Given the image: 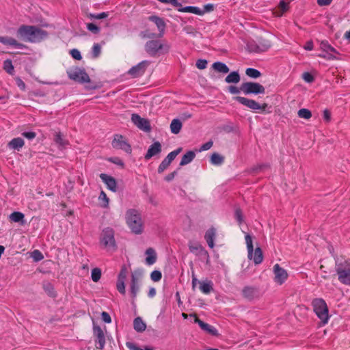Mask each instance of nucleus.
I'll return each mask as SVG.
<instances>
[{"label": "nucleus", "instance_id": "obj_1", "mask_svg": "<svg viewBox=\"0 0 350 350\" xmlns=\"http://www.w3.org/2000/svg\"><path fill=\"white\" fill-rule=\"evenodd\" d=\"M17 36L27 42H38L45 39L48 33L36 26L21 25L17 30Z\"/></svg>", "mask_w": 350, "mask_h": 350}, {"label": "nucleus", "instance_id": "obj_2", "mask_svg": "<svg viewBox=\"0 0 350 350\" xmlns=\"http://www.w3.org/2000/svg\"><path fill=\"white\" fill-rule=\"evenodd\" d=\"M126 223L131 232L136 234H140L144 230V221L138 211L129 209L126 211Z\"/></svg>", "mask_w": 350, "mask_h": 350}, {"label": "nucleus", "instance_id": "obj_3", "mask_svg": "<svg viewBox=\"0 0 350 350\" xmlns=\"http://www.w3.org/2000/svg\"><path fill=\"white\" fill-rule=\"evenodd\" d=\"M99 243L100 247L107 251L113 252L116 250L117 245L115 239V232L113 228L107 227L102 230L100 234Z\"/></svg>", "mask_w": 350, "mask_h": 350}, {"label": "nucleus", "instance_id": "obj_4", "mask_svg": "<svg viewBox=\"0 0 350 350\" xmlns=\"http://www.w3.org/2000/svg\"><path fill=\"white\" fill-rule=\"evenodd\" d=\"M312 305L314 311L323 325L327 323L329 320L328 308L325 301L321 298L314 299Z\"/></svg>", "mask_w": 350, "mask_h": 350}, {"label": "nucleus", "instance_id": "obj_5", "mask_svg": "<svg viewBox=\"0 0 350 350\" xmlns=\"http://www.w3.org/2000/svg\"><path fill=\"white\" fill-rule=\"evenodd\" d=\"M336 271L338 280L343 284L350 285V262L345 260L336 264Z\"/></svg>", "mask_w": 350, "mask_h": 350}, {"label": "nucleus", "instance_id": "obj_6", "mask_svg": "<svg viewBox=\"0 0 350 350\" xmlns=\"http://www.w3.org/2000/svg\"><path fill=\"white\" fill-rule=\"evenodd\" d=\"M240 90L245 95L254 94H264L265 89L261 84L256 82H245L243 83L240 87Z\"/></svg>", "mask_w": 350, "mask_h": 350}, {"label": "nucleus", "instance_id": "obj_7", "mask_svg": "<svg viewBox=\"0 0 350 350\" xmlns=\"http://www.w3.org/2000/svg\"><path fill=\"white\" fill-rule=\"evenodd\" d=\"M235 100L238 101L239 103L243 105L250 108L252 110L255 111H264L267 108L268 105L267 103H263L262 105L257 103L256 100L252 99H249L245 97L242 96H237L235 97Z\"/></svg>", "mask_w": 350, "mask_h": 350}, {"label": "nucleus", "instance_id": "obj_8", "mask_svg": "<svg viewBox=\"0 0 350 350\" xmlns=\"http://www.w3.org/2000/svg\"><path fill=\"white\" fill-rule=\"evenodd\" d=\"M68 77L78 83H84L90 81V79L86 72L79 68H75L68 71Z\"/></svg>", "mask_w": 350, "mask_h": 350}, {"label": "nucleus", "instance_id": "obj_9", "mask_svg": "<svg viewBox=\"0 0 350 350\" xmlns=\"http://www.w3.org/2000/svg\"><path fill=\"white\" fill-rule=\"evenodd\" d=\"M142 275V271L139 269H136L131 273L130 289L132 297L133 299L136 297L139 291Z\"/></svg>", "mask_w": 350, "mask_h": 350}, {"label": "nucleus", "instance_id": "obj_10", "mask_svg": "<svg viewBox=\"0 0 350 350\" xmlns=\"http://www.w3.org/2000/svg\"><path fill=\"white\" fill-rule=\"evenodd\" d=\"M112 146L116 149H120L131 154V147L122 135H116L112 141Z\"/></svg>", "mask_w": 350, "mask_h": 350}, {"label": "nucleus", "instance_id": "obj_11", "mask_svg": "<svg viewBox=\"0 0 350 350\" xmlns=\"http://www.w3.org/2000/svg\"><path fill=\"white\" fill-rule=\"evenodd\" d=\"M273 271L274 273V282L279 285L284 284L288 276L287 271L278 264H275L273 266Z\"/></svg>", "mask_w": 350, "mask_h": 350}, {"label": "nucleus", "instance_id": "obj_12", "mask_svg": "<svg viewBox=\"0 0 350 350\" xmlns=\"http://www.w3.org/2000/svg\"><path fill=\"white\" fill-rule=\"evenodd\" d=\"M150 62L148 61H142L139 63L137 65L133 66L128 72V73L132 77H139L143 75L149 66Z\"/></svg>", "mask_w": 350, "mask_h": 350}, {"label": "nucleus", "instance_id": "obj_13", "mask_svg": "<svg viewBox=\"0 0 350 350\" xmlns=\"http://www.w3.org/2000/svg\"><path fill=\"white\" fill-rule=\"evenodd\" d=\"M131 120L133 124L137 126L139 129L144 131H150V124L148 120L142 118L138 114H133L131 116Z\"/></svg>", "mask_w": 350, "mask_h": 350}, {"label": "nucleus", "instance_id": "obj_14", "mask_svg": "<svg viewBox=\"0 0 350 350\" xmlns=\"http://www.w3.org/2000/svg\"><path fill=\"white\" fill-rule=\"evenodd\" d=\"M181 148H179L171 152H170L166 158L161 163L158 167V172L162 173L171 163V162L176 158V157L180 152Z\"/></svg>", "mask_w": 350, "mask_h": 350}, {"label": "nucleus", "instance_id": "obj_15", "mask_svg": "<svg viewBox=\"0 0 350 350\" xmlns=\"http://www.w3.org/2000/svg\"><path fill=\"white\" fill-rule=\"evenodd\" d=\"M163 48V44L159 40H150L146 42L145 49L150 55H154L160 49Z\"/></svg>", "mask_w": 350, "mask_h": 350}, {"label": "nucleus", "instance_id": "obj_16", "mask_svg": "<svg viewBox=\"0 0 350 350\" xmlns=\"http://www.w3.org/2000/svg\"><path fill=\"white\" fill-rule=\"evenodd\" d=\"M94 335L96 338V342L98 344V346H97V348H99L102 349L105 344V337L104 332L100 327L99 326H94Z\"/></svg>", "mask_w": 350, "mask_h": 350}, {"label": "nucleus", "instance_id": "obj_17", "mask_svg": "<svg viewBox=\"0 0 350 350\" xmlns=\"http://www.w3.org/2000/svg\"><path fill=\"white\" fill-rule=\"evenodd\" d=\"M161 152V144L159 142L153 143L148 148L145 155V159L149 160L151 157L159 154Z\"/></svg>", "mask_w": 350, "mask_h": 350}, {"label": "nucleus", "instance_id": "obj_18", "mask_svg": "<svg viewBox=\"0 0 350 350\" xmlns=\"http://www.w3.org/2000/svg\"><path fill=\"white\" fill-rule=\"evenodd\" d=\"M100 178L106 184L109 189L113 191H116L117 183L114 178L106 174H100Z\"/></svg>", "mask_w": 350, "mask_h": 350}, {"label": "nucleus", "instance_id": "obj_19", "mask_svg": "<svg viewBox=\"0 0 350 350\" xmlns=\"http://www.w3.org/2000/svg\"><path fill=\"white\" fill-rule=\"evenodd\" d=\"M0 42L6 46H12L17 49H23L25 45L18 42L16 39L9 36H0Z\"/></svg>", "mask_w": 350, "mask_h": 350}, {"label": "nucleus", "instance_id": "obj_20", "mask_svg": "<svg viewBox=\"0 0 350 350\" xmlns=\"http://www.w3.org/2000/svg\"><path fill=\"white\" fill-rule=\"evenodd\" d=\"M148 19L157 25L159 31H160L159 36H162L165 29V23L163 19L157 16H151Z\"/></svg>", "mask_w": 350, "mask_h": 350}, {"label": "nucleus", "instance_id": "obj_21", "mask_svg": "<svg viewBox=\"0 0 350 350\" xmlns=\"http://www.w3.org/2000/svg\"><path fill=\"white\" fill-rule=\"evenodd\" d=\"M242 293L243 297L245 299H247L249 300H252L256 297L257 296V290L256 288L251 286H245L243 288L242 291Z\"/></svg>", "mask_w": 350, "mask_h": 350}, {"label": "nucleus", "instance_id": "obj_22", "mask_svg": "<svg viewBox=\"0 0 350 350\" xmlns=\"http://www.w3.org/2000/svg\"><path fill=\"white\" fill-rule=\"evenodd\" d=\"M288 10V3L284 1H281L278 6L274 10L273 14L275 16H281L284 12Z\"/></svg>", "mask_w": 350, "mask_h": 350}, {"label": "nucleus", "instance_id": "obj_23", "mask_svg": "<svg viewBox=\"0 0 350 350\" xmlns=\"http://www.w3.org/2000/svg\"><path fill=\"white\" fill-rule=\"evenodd\" d=\"M25 144L24 140L21 137H16L12 139L8 143V147L13 150H19L23 147Z\"/></svg>", "mask_w": 350, "mask_h": 350}, {"label": "nucleus", "instance_id": "obj_24", "mask_svg": "<svg viewBox=\"0 0 350 350\" xmlns=\"http://www.w3.org/2000/svg\"><path fill=\"white\" fill-rule=\"evenodd\" d=\"M178 10L180 12H190L200 16L204 14V12H203L199 8L195 6H186L183 8L180 6Z\"/></svg>", "mask_w": 350, "mask_h": 350}, {"label": "nucleus", "instance_id": "obj_25", "mask_svg": "<svg viewBox=\"0 0 350 350\" xmlns=\"http://www.w3.org/2000/svg\"><path fill=\"white\" fill-rule=\"evenodd\" d=\"M215 230L214 228H211L208 230L205 234L204 238L211 248H213L214 247V239L215 237Z\"/></svg>", "mask_w": 350, "mask_h": 350}, {"label": "nucleus", "instance_id": "obj_26", "mask_svg": "<svg viewBox=\"0 0 350 350\" xmlns=\"http://www.w3.org/2000/svg\"><path fill=\"white\" fill-rule=\"evenodd\" d=\"M146 254L147 255L146 258V264L149 265H153L157 260V255L154 249L152 247L148 248L146 251Z\"/></svg>", "mask_w": 350, "mask_h": 350}, {"label": "nucleus", "instance_id": "obj_27", "mask_svg": "<svg viewBox=\"0 0 350 350\" xmlns=\"http://www.w3.org/2000/svg\"><path fill=\"white\" fill-rule=\"evenodd\" d=\"M133 327L135 331L138 332H144L146 328V323L143 321L142 318L137 317L134 319Z\"/></svg>", "mask_w": 350, "mask_h": 350}, {"label": "nucleus", "instance_id": "obj_28", "mask_svg": "<svg viewBox=\"0 0 350 350\" xmlns=\"http://www.w3.org/2000/svg\"><path fill=\"white\" fill-rule=\"evenodd\" d=\"M183 126V124L178 119H174L170 124L171 132L174 134H178L180 133Z\"/></svg>", "mask_w": 350, "mask_h": 350}, {"label": "nucleus", "instance_id": "obj_29", "mask_svg": "<svg viewBox=\"0 0 350 350\" xmlns=\"http://www.w3.org/2000/svg\"><path fill=\"white\" fill-rule=\"evenodd\" d=\"M196 154L193 151H188L186 154H185L180 161V165L183 166L193 161L195 158Z\"/></svg>", "mask_w": 350, "mask_h": 350}, {"label": "nucleus", "instance_id": "obj_30", "mask_svg": "<svg viewBox=\"0 0 350 350\" xmlns=\"http://www.w3.org/2000/svg\"><path fill=\"white\" fill-rule=\"evenodd\" d=\"M200 290L204 294L210 293L213 290V284L211 281L199 282Z\"/></svg>", "mask_w": 350, "mask_h": 350}, {"label": "nucleus", "instance_id": "obj_31", "mask_svg": "<svg viewBox=\"0 0 350 350\" xmlns=\"http://www.w3.org/2000/svg\"><path fill=\"white\" fill-rule=\"evenodd\" d=\"M55 142L61 148H64L68 144V141L62 136L60 133H57L54 138Z\"/></svg>", "mask_w": 350, "mask_h": 350}, {"label": "nucleus", "instance_id": "obj_32", "mask_svg": "<svg viewBox=\"0 0 350 350\" xmlns=\"http://www.w3.org/2000/svg\"><path fill=\"white\" fill-rule=\"evenodd\" d=\"M228 83H237L240 81V75L238 72H230L225 79Z\"/></svg>", "mask_w": 350, "mask_h": 350}, {"label": "nucleus", "instance_id": "obj_33", "mask_svg": "<svg viewBox=\"0 0 350 350\" xmlns=\"http://www.w3.org/2000/svg\"><path fill=\"white\" fill-rule=\"evenodd\" d=\"M255 264L258 265L262 262L263 257L262 252L260 247H256L255 250L252 252V258Z\"/></svg>", "mask_w": 350, "mask_h": 350}, {"label": "nucleus", "instance_id": "obj_34", "mask_svg": "<svg viewBox=\"0 0 350 350\" xmlns=\"http://www.w3.org/2000/svg\"><path fill=\"white\" fill-rule=\"evenodd\" d=\"M212 67L214 70L221 73L226 74L229 72L228 67L225 64L220 62H215L212 65Z\"/></svg>", "mask_w": 350, "mask_h": 350}, {"label": "nucleus", "instance_id": "obj_35", "mask_svg": "<svg viewBox=\"0 0 350 350\" xmlns=\"http://www.w3.org/2000/svg\"><path fill=\"white\" fill-rule=\"evenodd\" d=\"M9 217H10V220L14 222H21L22 224H23L25 223V221H24L25 215L23 213H22L21 212H18V211L14 212L12 214H10Z\"/></svg>", "mask_w": 350, "mask_h": 350}, {"label": "nucleus", "instance_id": "obj_36", "mask_svg": "<svg viewBox=\"0 0 350 350\" xmlns=\"http://www.w3.org/2000/svg\"><path fill=\"white\" fill-rule=\"evenodd\" d=\"M190 317H192L194 318V322L198 323L199 325V326L201 327V329H202L203 330L206 331V332H208L209 329L211 327L212 325L208 324V323H206L204 322H203L202 321H201L196 314H189Z\"/></svg>", "mask_w": 350, "mask_h": 350}, {"label": "nucleus", "instance_id": "obj_37", "mask_svg": "<svg viewBox=\"0 0 350 350\" xmlns=\"http://www.w3.org/2000/svg\"><path fill=\"white\" fill-rule=\"evenodd\" d=\"M245 243L247 245V248L248 251V258L251 259L252 258V252H253V243H252V239L251 236L248 234L245 235Z\"/></svg>", "mask_w": 350, "mask_h": 350}, {"label": "nucleus", "instance_id": "obj_38", "mask_svg": "<svg viewBox=\"0 0 350 350\" xmlns=\"http://www.w3.org/2000/svg\"><path fill=\"white\" fill-rule=\"evenodd\" d=\"M189 247L190 251L195 254H199L204 252L202 246L198 243L190 242L189 244Z\"/></svg>", "mask_w": 350, "mask_h": 350}, {"label": "nucleus", "instance_id": "obj_39", "mask_svg": "<svg viewBox=\"0 0 350 350\" xmlns=\"http://www.w3.org/2000/svg\"><path fill=\"white\" fill-rule=\"evenodd\" d=\"M321 49L327 53H338L336 50L332 47L327 41H322L320 44Z\"/></svg>", "mask_w": 350, "mask_h": 350}, {"label": "nucleus", "instance_id": "obj_40", "mask_svg": "<svg viewBox=\"0 0 350 350\" xmlns=\"http://www.w3.org/2000/svg\"><path fill=\"white\" fill-rule=\"evenodd\" d=\"M224 158L218 153H213L211 157V162L213 165H221L224 162Z\"/></svg>", "mask_w": 350, "mask_h": 350}, {"label": "nucleus", "instance_id": "obj_41", "mask_svg": "<svg viewBox=\"0 0 350 350\" xmlns=\"http://www.w3.org/2000/svg\"><path fill=\"white\" fill-rule=\"evenodd\" d=\"M297 115L300 118L309 120L312 117L311 111L308 109H301L297 111Z\"/></svg>", "mask_w": 350, "mask_h": 350}, {"label": "nucleus", "instance_id": "obj_42", "mask_svg": "<svg viewBox=\"0 0 350 350\" xmlns=\"http://www.w3.org/2000/svg\"><path fill=\"white\" fill-rule=\"evenodd\" d=\"M245 74L248 77H250L251 78H254V79H256L261 75L260 71H258L256 69L252 68H247L245 70Z\"/></svg>", "mask_w": 350, "mask_h": 350}, {"label": "nucleus", "instance_id": "obj_43", "mask_svg": "<svg viewBox=\"0 0 350 350\" xmlns=\"http://www.w3.org/2000/svg\"><path fill=\"white\" fill-rule=\"evenodd\" d=\"M3 69L10 75H13L14 66L10 59H6L3 62Z\"/></svg>", "mask_w": 350, "mask_h": 350}, {"label": "nucleus", "instance_id": "obj_44", "mask_svg": "<svg viewBox=\"0 0 350 350\" xmlns=\"http://www.w3.org/2000/svg\"><path fill=\"white\" fill-rule=\"evenodd\" d=\"M128 272H129L128 269L126 267V265H123L121 268V270H120L119 274H118V280L122 281V282H125V280L127 277Z\"/></svg>", "mask_w": 350, "mask_h": 350}, {"label": "nucleus", "instance_id": "obj_45", "mask_svg": "<svg viewBox=\"0 0 350 350\" xmlns=\"http://www.w3.org/2000/svg\"><path fill=\"white\" fill-rule=\"evenodd\" d=\"M100 276H101V271L100 269L98 268H94L92 269V280L94 281V282H98L100 278Z\"/></svg>", "mask_w": 350, "mask_h": 350}, {"label": "nucleus", "instance_id": "obj_46", "mask_svg": "<svg viewBox=\"0 0 350 350\" xmlns=\"http://www.w3.org/2000/svg\"><path fill=\"white\" fill-rule=\"evenodd\" d=\"M99 200L103 202V207H107L109 204V198L104 191H101L99 196Z\"/></svg>", "mask_w": 350, "mask_h": 350}, {"label": "nucleus", "instance_id": "obj_47", "mask_svg": "<svg viewBox=\"0 0 350 350\" xmlns=\"http://www.w3.org/2000/svg\"><path fill=\"white\" fill-rule=\"evenodd\" d=\"M162 274L159 271H153L150 274V278L154 282H158L161 279Z\"/></svg>", "mask_w": 350, "mask_h": 350}, {"label": "nucleus", "instance_id": "obj_48", "mask_svg": "<svg viewBox=\"0 0 350 350\" xmlns=\"http://www.w3.org/2000/svg\"><path fill=\"white\" fill-rule=\"evenodd\" d=\"M101 51V47L98 44H94L92 47V56L96 58L99 56Z\"/></svg>", "mask_w": 350, "mask_h": 350}, {"label": "nucleus", "instance_id": "obj_49", "mask_svg": "<svg viewBox=\"0 0 350 350\" xmlns=\"http://www.w3.org/2000/svg\"><path fill=\"white\" fill-rule=\"evenodd\" d=\"M87 29L90 31H91V32H92L93 33H95V34L98 33L99 31H100V28L98 26H96L95 24H94V23H88L87 24Z\"/></svg>", "mask_w": 350, "mask_h": 350}, {"label": "nucleus", "instance_id": "obj_50", "mask_svg": "<svg viewBox=\"0 0 350 350\" xmlns=\"http://www.w3.org/2000/svg\"><path fill=\"white\" fill-rule=\"evenodd\" d=\"M31 257L36 260V261H40L42 259H43L44 256L38 250H34L31 253Z\"/></svg>", "mask_w": 350, "mask_h": 350}, {"label": "nucleus", "instance_id": "obj_51", "mask_svg": "<svg viewBox=\"0 0 350 350\" xmlns=\"http://www.w3.org/2000/svg\"><path fill=\"white\" fill-rule=\"evenodd\" d=\"M116 288L119 293H120L122 295L125 294L126 291L124 282L118 280L116 284Z\"/></svg>", "mask_w": 350, "mask_h": 350}, {"label": "nucleus", "instance_id": "obj_52", "mask_svg": "<svg viewBox=\"0 0 350 350\" xmlns=\"http://www.w3.org/2000/svg\"><path fill=\"white\" fill-rule=\"evenodd\" d=\"M303 79L308 83H312L314 81V77L309 72H304L302 75Z\"/></svg>", "mask_w": 350, "mask_h": 350}, {"label": "nucleus", "instance_id": "obj_53", "mask_svg": "<svg viewBox=\"0 0 350 350\" xmlns=\"http://www.w3.org/2000/svg\"><path fill=\"white\" fill-rule=\"evenodd\" d=\"M70 53L71 56L75 59L81 60L82 58L80 51L77 49H72Z\"/></svg>", "mask_w": 350, "mask_h": 350}, {"label": "nucleus", "instance_id": "obj_54", "mask_svg": "<svg viewBox=\"0 0 350 350\" xmlns=\"http://www.w3.org/2000/svg\"><path fill=\"white\" fill-rule=\"evenodd\" d=\"M108 15L109 14H108L107 12H101V13L98 14H90V17L91 18L103 19V18H107L108 16Z\"/></svg>", "mask_w": 350, "mask_h": 350}, {"label": "nucleus", "instance_id": "obj_55", "mask_svg": "<svg viewBox=\"0 0 350 350\" xmlns=\"http://www.w3.org/2000/svg\"><path fill=\"white\" fill-rule=\"evenodd\" d=\"M109 161L114 164L120 165L121 167H124V164L122 160L118 157H111L109 159Z\"/></svg>", "mask_w": 350, "mask_h": 350}, {"label": "nucleus", "instance_id": "obj_56", "mask_svg": "<svg viewBox=\"0 0 350 350\" xmlns=\"http://www.w3.org/2000/svg\"><path fill=\"white\" fill-rule=\"evenodd\" d=\"M207 65V61L205 59H198L196 62V66L199 69L206 68Z\"/></svg>", "mask_w": 350, "mask_h": 350}, {"label": "nucleus", "instance_id": "obj_57", "mask_svg": "<svg viewBox=\"0 0 350 350\" xmlns=\"http://www.w3.org/2000/svg\"><path fill=\"white\" fill-rule=\"evenodd\" d=\"M234 216L236 219L239 224H241L243 221V216L241 211L239 208H237L235 211Z\"/></svg>", "mask_w": 350, "mask_h": 350}, {"label": "nucleus", "instance_id": "obj_58", "mask_svg": "<svg viewBox=\"0 0 350 350\" xmlns=\"http://www.w3.org/2000/svg\"><path fill=\"white\" fill-rule=\"evenodd\" d=\"M22 135L23 137H25V138L28 139H34L36 137V133L35 132H33V131L23 132L22 133Z\"/></svg>", "mask_w": 350, "mask_h": 350}, {"label": "nucleus", "instance_id": "obj_59", "mask_svg": "<svg viewBox=\"0 0 350 350\" xmlns=\"http://www.w3.org/2000/svg\"><path fill=\"white\" fill-rule=\"evenodd\" d=\"M213 142L208 141L206 143L204 144L200 148V151H205L209 150L213 146Z\"/></svg>", "mask_w": 350, "mask_h": 350}, {"label": "nucleus", "instance_id": "obj_60", "mask_svg": "<svg viewBox=\"0 0 350 350\" xmlns=\"http://www.w3.org/2000/svg\"><path fill=\"white\" fill-rule=\"evenodd\" d=\"M271 44L269 41L265 40V43L263 44L262 46L260 48V46H258V50L256 51H267L268 49L271 47Z\"/></svg>", "mask_w": 350, "mask_h": 350}, {"label": "nucleus", "instance_id": "obj_61", "mask_svg": "<svg viewBox=\"0 0 350 350\" xmlns=\"http://www.w3.org/2000/svg\"><path fill=\"white\" fill-rule=\"evenodd\" d=\"M16 80V85L17 86L22 90H25V83L23 82V81L19 78V77H16L15 79Z\"/></svg>", "mask_w": 350, "mask_h": 350}, {"label": "nucleus", "instance_id": "obj_62", "mask_svg": "<svg viewBox=\"0 0 350 350\" xmlns=\"http://www.w3.org/2000/svg\"><path fill=\"white\" fill-rule=\"evenodd\" d=\"M102 319L105 323H109L111 321V319L109 314L106 312H102Z\"/></svg>", "mask_w": 350, "mask_h": 350}, {"label": "nucleus", "instance_id": "obj_63", "mask_svg": "<svg viewBox=\"0 0 350 350\" xmlns=\"http://www.w3.org/2000/svg\"><path fill=\"white\" fill-rule=\"evenodd\" d=\"M323 118H324V120H325L326 122H329L330 121V120H331V113H330V112H329V110H327V109H325V110L323 111Z\"/></svg>", "mask_w": 350, "mask_h": 350}, {"label": "nucleus", "instance_id": "obj_64", "mask_svg": "<svg viewBox=\"0 0 350 350\" xmlns=\"http://www.w3.org/2000/svg\"><path fill=\"white\" fill-rule=\"evenodd\" d=\"M126 346L130 350H142V349L137 347L135 344L131 342H127Z\"/></svg>", "mask_w": 350, "mask_h": 350}]
</instances>
